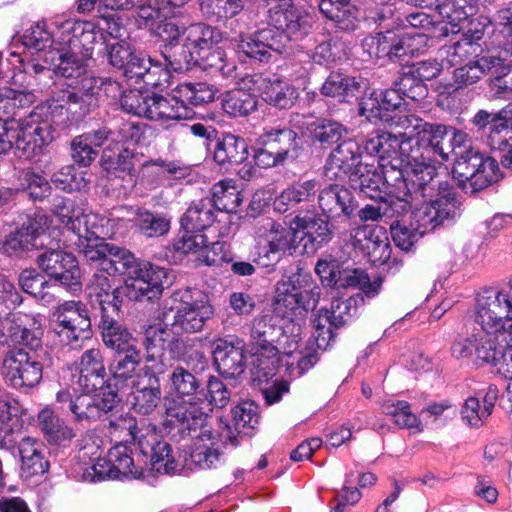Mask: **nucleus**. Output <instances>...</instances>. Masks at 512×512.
Here are the masks:
<instances>
[{
    "label": "nucleus",
    "instance_id": "1",
    "mask_svg": "<svg viewBox=\"0 0 512 512\" xmlns=\"http://www.w3.org/2000/svg\"><path fill=\"white\" fill-rule=\"evenodd\" d=\"M475 322L482 333L476 334L475 358L478 362L497 366L500 362L497 343L505 342L512 323V282L500 290L489 289L478 295Z\"/></svg>",
    "mask_w": 512,
    "mask_h": 512
},
{
    "label": "nucleus",
    "instance_id": "2",
    "mask_svg": "<svg viewBox=\"0 0 512 512\" xmlns=\"http://www.w3.org/2000/svg\"><path fill=\"white\" fill-rule=\"evenodd\" d=\"M438 188L435 198L423 203L412 213L415 227H408L398 220L391 223L392 239L401 250L410 251L425 233L459 215L460 202L453 189L446 182H439Z\"/></svg>",
    "mask_w": 512,
    "mask_h": 512
},
{
    "label": "nucleus",
    "instance_id": "3",
    "mask_svg": "<svg viewBox=\"0 0 512 512\" xmlns=\"http://www.w3.org/2000/svg\"><path fill=\"white\" fill-rule=\"evenodd\" d=\"M364 149L369 155L378 156L379 166L383 162L399 158L401 164L398 167L405 170L408 176L413 174L419 186L434 181V166L431 163L419 162L418 150H414L405 131L398 135L381 132L370 136L364 143Z\"/></svg>",
    "mask_w": 512,
    "mask_h": 512
},
{
    "label": "nucleus",
    "instance_id": "4",
    "mask_svg": "<svg viewBox=\"0 0 512 512\" xmlns=\"http://www.w3.org/2000/svg\"><path fill=\"white\" fill-rule=\"evenodd\" d=\"M267 22L277 29L259 31L266 46L267 57L270 51L278 54L285 52L291 38H302L311 27L309 15L296 8L292 0H269Z\"/></svg>",
    "mask_w": 512,
    "mask_h": 512
},
{
    "label": "nucleus",
    "instance_id": "5",
    "mask_svg": "<svg viewBox=\"0 0 512 512\" xmlns=\"http://www.w3.org/2000/svg\"><path fill=\"white\" fill-rule=\"evenodd\" d=\"M207 391L209 398L193 397L189 401L172 402L167 408V422L181 432H196L206 423L213 407L223 408L230 401V391L216 377L209 379Z\"/></svg>",
    "mask_w": 512,
    "mask_h": 512
},
{
    "label": "nucleus",
    "instance_id": "6",
    "mask_svg": "<svg viewBox=\"0 0 512 512\" xmlns=\"http://www.w3.org/2000/svg\"><path fill=\"white\" fill-rule=\"evenodd\" d=\"M215 91L206 83H182L165 97L151 94L147 119L167 122L171 120H189L194 117L190 105H201L214 100Z\"/></svg>",
    "mask_w": 512,
    "mask_h": 512
},
{
    "label": "nucleus",
    "instance_id": "7",
    "mask_svg": "<svg viewBox=\"0 0 512 512\" xmlns=\"http://www.w3.org/2000/svg\"><path fill=\"white\" fill-rule=\"evenodd\" d=\"M213 315L214 309L208 301L193 300L190 291L185 290L175 292L164 302L158 320L170 326L176 335L201 331Z\"/></svg>",
    "mask_w": 512,
    "mask_h": 512
},
{
    "label": "nucleus",
    "instance_id": "8",
    "mask_svg": "<svg viewBox=\"0 0 512 512\" xmlns=\"http://www.w3.org/2000/svg\"><path fill=\"white\" fill-rule=\"evenodd\" d=\"M452 172L460 185L466 190L469 186L472 193L499 179L497 162L474 149H467L458 156Z\"/></svg>",
    "mask_w": 512,
    "mask_h": 512
},
{
    "label": "nucleus",
    "instance_id": "9",
    "mask_svg": "<svg viewBox=\"0 0 512 512\" xmlns=\"http://www.w3.org/2000/svg\"><path fill=\"white\" fill-rule=\"evenodd\" d=\"M401 164L399 158L383 162L380 171L374 164L358 165L354 172L350 173L349 182L353 189H358L371 199H382L388 189L395 185L405 170H401L398 165Z\"/></svg>",
    "mask_w": 512,
    "mask_h": 512
},
{
    "label": "nucleus",
    "instance_id": "10",
    "mask_svg": "<svg viewBox=\"0 0 512 512\" xmlns=\"http://www.w3.org/2000/svg\"><path fill=\"white\" fill-rule=\"evenodd\" d=\"M257 254L254 261L262 267L274 266L287 251L295 248L292 229L266 218L257 229Z\"/></svg>",
    "mask_w": 512,
    "mask_h": 512
},
{
    "label": "nucleus",
    "instance_id": "11",
    "mask_svg": "<svg viewBox=\"0 0 512 512\" xmlns=\"http://www.w3.org/2000/svg\"><path fill=\"white\" fill-rule=\"evenodd\" d=\"M56 45L69 49L84 59H91L95 47L106 43L103 29L91 21L66 20L56 31Z\"/></svg>",
    "mask_w": 512,
    "mask_h": 512
},
{
    "label": "nucleus",
    "instance_id": "12",
    "mask_svg": "<svg viewBox=\"0 0 512 512\" xmlns=\"http://www.w3.org/2000/svg\"><path fill=\"white\" fill-rule=\"evenodd\" d=\"M294 277L282 279L277 284L273 302V313L277 318L294 321L303 317L318 302L319 292L313 290L301 291L296 286Z\"/></svg>",
    "mask_w": 512,
    "mask_h": 512
},
{
    "label": "nucleus",
    "instance_id": "13",
    "mask_svg": "<svg viewBox=\"0 0 512 512\" xmlns=\"http://www.w3.org/2000/svg\"><path fill=\"white\" fill-rule=\"evenodd\" d=\"M52 214L57 221L72 231L76 236L88 231L94 235L103 234L101 221L103 216L90 211L84 202H77L66 197L53 199Z\"/></svg>",
    "mask_w": 512,
    "mask_h": 512
},
{
    "label": "nucleus",
    "instance_id": "14",
    "mask_svg": "<svg viewBox=\"0 0 512 512\" xmlns=\"http://www.w3.org/2000/svg\"><path fill=\"white\" fill-rule=\"evenodd\" d=\"M123 289L125 296L132 301L151 300L156 298L165 287L171 284L168 271L165 268L143 262L136 269V273H130Z\"/></svg>",
    "mask_w": 512,
    "mask_h": 512
},
{
    "label": "nucleus",
    "instance_id": "15",
    "mask_svg": "<svg viewBox=\"0 0 512 512\" xmlns=\"http://www.w3.org/2000/svg\"><path fill=\"white\" fill-rule=\"evenodd\" d=\"M98 80L92 76L82 75L68 88L56 94L55 108L66 109L73 118L81 119L97 106V96L101 88Z\"/></svg>",
    "mask_w": 512,
    "mask_h": 512
},
{
    "label": "nucleus",
    "instance_id": "16",
    "mask_svg": "<svg viewBox=\"0 0 512 512\" xmlns=\"http://www.w3.org/2000/svg\"><path fill=\"white\" fill-rule=\"evenodd\" d=\"M276 316L272 313H264L254 318L251 328V337L254 344L259 372L268 377L274 375L278 365V347L273 345L277 323Z\"/></svg>",
    "mask_w": 512,
    "mask_h": 512
},
{
    "label": "nucleus",
    "instance_id": "17",
    "mask_svg": "<svg viewBox=\"0 0 512 512\" xmlns=\"http://www.w3.org/2000/svg\"><path fill=\"white\" fill-rule=\"evenodd\" d=\"M56 332L63 342L72 345L90 337L91 319L85 304L80 301H65L53 313Z\"/></svg>",
    "mask_w": 512,
    "mask_h": 512
},
{
    "label": "nucleus",
    "instance_id": "18",
    "mask_svg": "<svg viewBox=\"0 0 512 512\" xmlns=\"http://www.w3.org/2000/svg\"><path fill=\"white\" fill-rule=\"evenodd\" d=\"M43 366L34 354L24 349L7 352L2 363V374L14 388H31L42 379Z\"/></svg>",
    "mask_w": 512,
    "mask_h": 512
},
{
    "label": "nucleus",
    "instance_id": "19",
    "mask_svg": "<svg viewBox=\"0 0 512 512\" xmlns=\"http://www.w3.org/2000/svg\"><path fill=\"white\" fill-rule=\"evenodd\" d=\"M13 148L19 157L31 158L52 140V127L40 115L32 113L21 123L13 121Z\"/></svg>",
    "mask_w": 512,
    "mask_h": 512
},
{
    "label": "nucleus",
    "instance_id": "20",
    "mask_svg": "<svg viewBox=\"0 0 512 512\" xmlns=\"http://www.w3.org/2000/svg\"><path fill=\"white\" fill-rule=\"evenodd\" d=\"M115 278L103 270H96L90 279L86 293L93 307H98L100 317L109 315L119 316L123 302L122 287L115 286Z\"/></svg>",
    "mask_w": 512,
    "mask_h": 512
},
{
    "label": "nucleus",
    "instance_id": "21",
    "mask_svg": "<svg viewBox=\"0 0 512 512\" xmlns=\"http://www.w3.org/2000/svg\"><path fill=\"white\" fill-rule=\"evenodd\" d=\"M350 242L373 265L385 264L391 256V246L386 232L370 225L356 227L350 232Z\"/></svg>",
    "mask_w": 512,
    "mask_h": 512
},
{
    "label": "nucleus",
    "instance_id": "22",
    "mask_svg": "<svg viewBox=\"0 0 512 512\" xmlns=\"http://www.w3.org/2000/svg\"><path fill=\"white\" fill-rule=\"evenodd\" d=\"M117 403V394L110 387L98 389L96 392H84L75 397L71 413L76 423L85 424L100 419L111 411Z\"/></svg>",
    "mask_w": 512,
    "mask_h": 512
},
{
    "label": "nucleus",
    "instance_id": "23",
    "mask_svg": "<svg viewBox=\"0 0 512 512\" xmlns=\"http://www.w3.org/2000/svg\"><path fill=\"white\" fill-rule=\"evenodd\" d=\"M38 264L49 276L70 290L80 288L81 273L76 258L61 250L44 252L38 257Z\"/></svg>",
    "mask_w": 512,
    "mask_h": 512
},
{
    "label": "nucleus",
    "instance_id": "24",
    "mask_svg": "<svg viewBox=\"0 0 512 512\" xmlns=\"http://www.w3.org/2000/svg\"><path fill=\"white\" fill-rule=\"evenodd\" d=\"M214 363L219 373L236 378L245 370V343L238 337L219 338L213 342Z\"/></svg>",
    "mask_w": 512,
    "mask_h": 512
},
{
    "label": "nucleus",
    "instance_id": "25",
    "mask_svg": "<svg viewBox=\"0 0 512 512\" xmlns=\"http://www.w3.org/2000/svg\"><path fill=\"white\" fill-rule=\"evenodd\" d=\"M222 39L219 29L205 23L183 27L184 62L192 63L196 58L219 45Z\"/></svg>",
    "mask_w": 512,
    "mask_h": 512
},
{
    "label": "nucleus",
    "instance_id": "26",
    "mask_svg": "<svg viewBox=\"0 0 512 512\" xmlns=\"http://www.w3.org/2000/svg\"><path fill=\"white\" fill-rule=\"evenodd\" d=\"M293 237L299 241L307 239L312 250L332 238V231L327 219L316 213H299L290 222Z\"/></svg>",
    "mask_w": 512,
    "mask_h": 512
},
{
    "label": "nucleus",
    "instance_id": "27",
    "mask_svg": "<svg viewBox=\"0 0 512 512\" xmlns=\"http://www.w3.org/2000/svg\"><path fill=\"white\" fill-rule=\"evenodd\" d=\"M162 59H155L150 56L142 55L137 60L136 65L132 64V78H141L143 82L151 87H165L169 85L171 72L170 69L177 71L182 69L179 62L171 61L166 55Z\"/></svg>",
    "mask_w": 512,
    "mask_h": 512
},
{
    "label": "nucleus",
    "instance_id": "28",
    "mask_svg": "<svg viewBox=\"0 0 512 512\" xmlns=\"http://www.w3.org/2000/svg\"><path fill=\"white\" fill-rule=\"evenodd\" d=\"M361 152L359 144L352 140L340 143L329 154L325 164V176L330 180L343 179L350 176L351 172L362 165L360 162Z\"/></svg>",
    "mask_w": 512,
    "mask_h": 512
},
{
    "label": "nucleus",
    "instance_id": "29",
    "mask_svg": "<svg viewBox=\"0 0 512 512\" xmlns=\"http://www.w3.org/2000/svg\"><path fill=\"white\" fill-rule=\"evenodd\" d=\"M78 385L83 392H96L106 389V369L101 350L91 348L82 353L77 363Z\"/></svg>",
    "mask_w": 512,
    "mask_h": 512
},
{
    "label": "nucleus",
    "instance_id": "30",
    "mask_svg": "<svg viewBox=\"0 0 512 512\" xmlns=\"http://www.w3.org/2000/svg\"><path fill=\"white\" fill-rule=\"evenodd\" d=\"M200 433L194 437L190 462L199 469L216 468L222 459V444L218 436L207 428L206 423L198 427Z\"/></svg>",
    "mask_w": 512,
    "mask_h": 512
},
{
    "label": "nucleus",
    "instance_id": "31",
    "mask_svg": "<svg viewBox=\"0 0 512 512\" xmlns=\"http://www.w3.org/2000/svg\"><path fill=\"white\" fill-rule=\"evenodd\" d=\"M411 186H418L419 188H425L430 182L423 186H419L417 178L410 174L403 173L402 177L392 185L385 193L388 197L382 196V210L384 218L393 219L399 218L406 215L411 209Z\"/></svg>",
    "mask_w": 512,
    "mask_h": 512
},
{
    "label": "nucleus",
    "instance_id": "32",
    "mask_svg": "<svg viewBox=\"0 0 512 512\" xmlns=\"http://www.w3.org/2000/svg\"><path fill=\"white\" fill-rule=\"evenodd\" d=\"M253 82L263 99L270 105L280 108H291L298 98L297 89L288 82L277 77L255 75Z\"/></svg>",
    "mask_w": 512,
    "mask_h": 512
},
{
    "label": "nucleus",
    "instance_id": "33",
    "mask_svg": "<svg viewBox=\"0 0 512 512\" xmlns=\"http://www.w3.org/2000/svg\"><path fill=\"white\" fill-rule=\"evenodd\" d=\"M318 202L322 212L329 217H350L357 207L351 191L339 184H331L322 189Z\"/></svg>",
    "mask_w": 512,
    "mask_h": 512
},
{
    "label": "nucleus",
    "instance_id": "34",
    "mask_svg": "<svg viewBox=\"0 0 512 512\" xmlns=\"http://www.w3.org/2000/svg\"><path fill=\"white\" fill-rule=\"evenodd\" d=\"M21 458V475L28 479L33 476L43 475L48 471L49 463L45 458V446L37 438L27 436L18 444Z\"/></svg>",
    "mask_w": 512,
    "mask_h": 512
},
{
    "label": "nucleus",
    "instance_id": "35",
    "mask_svg": "<svg viewBox=\"0 0 512 512\" xmlns=\"http://www.w3.org/2000/svg\"><path fill=\"white\" fill-rule=\"evenodd\" d=\"M368 82L362 77L346 76L331 73L321 87V92L327 97L336 98L339 102H350L367 88Z\"/></svg>",
    "mask_w": 512,
    "mask_h": 512
},
{
    "label": "nucleus",
    "instance_id": "36",
    "mask_svg": "<svg viewBox=\"0 0 512 512\" xmlns=\"http://www.w3.org/2000/svg\"><path fill=\"white\" fill-rule=\"evenodd\" d=\"M36 426L50 444L60 445L76 437L75 430L48 406L38 412Z\"/></svg>",
    "mask_w": 512,
    "mask_h": 512
},
{
    "label": "nucleus",
    "instance_id": "37",
    "mask_svg": "<svg viewBox=\"0 0 512 512\" xmlns=\"http://www.w3.org/2000/svg\"><path fill=\"white\" fill-rule=\"evenodd\" d=\"M492 71L503 72L502 58L497 56H483L469 60L454 70L453 77L455 83L459 86H468L478 82Z\"/></svg>",
    "mask_w": 512,
    "mask_h": 512
},
{
    "label": "nucleus",
    "instance_id": "38",
    "mask_svg": "<svg viewBox=\"0 0 512 512\" xmlns=\"http://www.w3.org/2000/svg\"><path fill=\"white\" fill-rule=\"evenodd\" d=\"M42 233L40 222L31 219L20 229L10 233L2 244V251L8 256H18L25 251L38 247V238Z\"/></svg>",
    "mask_w": 512,
    "mask_h": 512
},
{
    "label": "nucleus",
    "instance_id": "39",
    "mask_svg": "<svg viewBox=\"0 0 512 512\" xmlns=\"http://www.w3.org/2000/svg\"><path fill=\"white\" fill-rule=\"evenodd\" d=\"M131 404L133 409L140 414L152 413L161 400V389L156 377L132 381Z\"/></svg>",
    "mask_w": 512,
    "mask_h": 512
},
{
    "label": "nucleus",
    "instance_id": "40",
    "mask_svg": "<svg viewBox=\"0 0 512 512\" xmlns=\"http://www.w3.org/2000/svg\"><path fill=\"white\" fill-rule=\"evenodd\" d=\"M110 219L103 218L101 221L103 234L94 235L88 231L77 236V246L84 257L97 264V270H102V262L106 259L110 244L104 242V238L110 234Z\"/></svg>",
    "mask_w": 512,
    "mask_h": 512
},
{
    "label": "nucleus",
    "instance_id": "41",
    "mask_svg": "<svg viewBox=\"0 0 512 512\" xmlns=\"http://www.w3.org/2000/svg\"><path fill=\"white\" fill-rule=\"evenodd\" d=\"M118 317L111 316V314L101 317L99 327L103 342L117 353L137 349L135 338L125 327L118 323Z\"/></svg>",
    "mask_w": 512,
    "mask_h": 512
},
{
    "label": "nucleus",
    "instance_id": "42",
    "mask_svg": "<svg viewBox=\"0 0 512 512\" xmlns=\"http://www.w3.org/2000/svg\"><path fill=\"white\" fill-rule=\"evenodd\" d=\"M20 406L16 400H0V448H8L15 443L23 422Z\"/></svg>",
    "mask_w": 512,
    "mask_h": 512
},
{
    "label": "nucleus",
    "instance_id": "43",
    "mask_svg": "<svg viewBox=\"0 0 512 512\" xmlns=\"http://www.w3.org/2000/svg\"><path fill=\"white\" fill-rule=\"evenodd\" d=\"M246 141L233 134L224 135L216 144L214 160L223 167L238 165L248 158Z\"/></svg>",
    "mask_w": 512,
    "mask_h": 512
},
{
    "label": "nucleus",
    "instance_id": "44",
    "mask_svg": "<svg viewBox=\"0 0 512 512\" xmlns=\"http://www.w3.org/2000/svg\"><path fill=\"white\" fill-rule=\"evenodd\" d=\"M319 9L343 30L355 29L360 20L359 10L349 0H321Z\"/></svg>",
    "mask_w": 512,
    "mask_h": 512
},
{
    "label": "nucleus",
    "instance_id": "45",
    "mask_svg": "<svg viewBox=\"0 0 512 512\" xmlns=\"http://www.w3.org/2000/svg\"><path fill=\"white\" fill-rule=\"evenodd\" d=\"M215 221V209L212 201L202 199L193 202L181 217V227L188 232H202Z\"/></svg>",
    "mask_w": 512,
    "mask_h": 512
},
{
    "label": "nucleus",
    "instance_id": "46",
    "mask_svg": "<svg viewBox=\"0 0 512 512\" xmlns=\"http://www.w3.org/2000/svg\"><path fill=\"white\" fill-rule=\"evenodd\" d=\"M19 284L24 292L41 300L45 304H50L55 300V292L59 285L51 282L46 277L34 269H26L19 276Z\"/></svg>",
    "mask_w": 512,
    "mask_h": 512
},
{
    "label": "nucleus",
    "instance_id": "47",
    "mask_svg": "<svg viewBox=\"0 0 512 512\" xmlns=\"http://www.w3.org/2000/svg\"><path fill=\"white\" fill-rule=\"evenodd\" d=\"M168 384L170 391L175 393L176 397L166 403V409L174 401H189L193 397H200L198 394L195 395L200 386L198 379L182 366L173 368Z\"/></svg>",
    "mask_w": 512,
    "mask_h": 512
},
{
    "label": "nucleus",
    "instance_id": "48",
    "mask_svg": "<svg viewBox=\"0 0 512 512\" xmlns=\"http://www.w3.org/2000/svg\"><path fill=\"white\" fill-rule=\"evenodd\" d=\"M440 56L450 66H461L469 60L477 58L480 52V44L472 37L464 35L460 40L444 45L440 49Z\"/></svg>",
    "mask_w": 512,
    "mask_h": 512
},
{
    "label": "nucleus",
    "instance_id": "49",
    "mask_svg": "<svg viewBox=\"0 0 512 512\" xmlns=\"http://www.w3.org/2000/svg\"><path fill=\"white\" fill-rule=\"evenodd\" d=\"M318 190V183L315 180H306L295 183L284 189L274 201V207L279 212H286L289 207L301 202L309 201Z\"/></svg>",
    "mask_w": 512,
    "mask_h": 512
},
{
    "label": "nucleus",
    "instance_id": "50",
    "mask_svg": "<svg viewBox=\"0 0 512 512\" xmlns=\"http://www.w3.org/2000/svg\"><path fill=\"white\" fill-rule=\"evenodd\" d=\"M143 262H138L127 249L110 244L106 259L102 262V270L109 275L136 273Z\"/></svg>",
    "mask_w": 512,
    "mask_h": 512
},
{
    "label": "nucleus",
    "instance_id": "51",
    "mask_svg": "<svg viewBox=\"0 0 512 512\" xmlns=\"http://www.w3.org/2000/svg\"><path fill=\"white\" fill-rule=\"evenodd\" d=\"M399 125L405 129L410 144L415 140L420 147V153L426 155V149L431 148L433 142L435 124L425 122L415 115H406L399 119Z\"/></svg>",
    "mask_w": 512,
    "mask_h": 512
},
{
    "label": "nucleus",
    "instance_id": "52",
    "mask_svg": "<svg viewBox=\"0 0 512 512\" xmlns=\"http://www.w3.org/2000/svg\"><path fill=\"white\" fill-rule=\"evenodd\" d=\"M108 452L118 479L140 478L143 475V466L135 462L127 445L118 443Z\"/></svg>",
    "mask_w": 512,
    "mask_h": 512
},
{
    "label": "nucleus",
    "instance_id": "53",
    "mask_svg": "<svg viewBox=\"0 0 512 512\" xmlns=\"http://www.w3.org/2000/svg\"><path fill=\"white\" fill-rule=\"evenodd\" d=\"M133 221L137 230L149 238L162 236L170 229V219L168 217L144 208L136 210Z\"/></svg>",
    "mask_w": 512,
    "mask_h": 512
},
{
    "label": "nucleus",
    "instance_id": "54",
    "mask_svg": "<svg viewBox=\"0 0 512 512\" xmlns=\"http://www.w3.org/2000/svg\"><path fill=\"white\" fill-rule=\"evenodd\" d=\"M383 413L393 420L394 424L402 429L416 428L419 431L421 428V421L411 411L410 404L403 400L388 399L381 405Z\"/></svg>",
    "mask_w": 512,
    "mask_h": 512
},
{
    "label": "nucleus",
    "instance_id": "55",
    "mask_svg": "<svg viewBox=\"0 0 512 512\" xmlns=\"http://www.w3.org/2000/svg\"><path fill=\"white\" fill-rule=\"evenodd\" d=\"M256 106V98L243 89L228 91L222 97V109L232 117L247 116L256 109Z\"/></svg>",
    "mask_w": 512,
    "mask_h": 512
},
{
    "label": "nucleus",
    "instance_id": "56",
    "mask_svg": "<svg viewBox=\"0 0 512 512\" xmlns=\"http://www.w3.org/2000/svg\"><path fill=\"white\" fill-rule=\"evenodd\" d=\"M140 362L141 355L138 349L118 353L110 365V371L116 381L115 385L127 380L135 381L134 377Z\"/></svg>",
    "mask_w": 512,
    "mask_h": 512
},
{
    "label": "nucleus",
    "instance_id": "57",
    "mask_svg": "<svg viewBox=\"0 0 512 512\" xmlns=\"http://www.w3.org/2000/svg\"><path fill=\"white\" fill-rule=\"evenodd\" d=\"M214 209L228 213L235 212L242 202L237 187L231 180H221L212 188Z\"/></svg>",
    "mask_w": 512,
    "mask_h": 512
},
{
    "label": "nucleus",
    "instance_id": "58",
    "mask_svg": "<svg viewBox=\"0 0 512 512\" xmlns=\"http://www.w3.org/2000/svg\"><path fill=\"white\" fill-rule=\"evenodd\" d=\"M334 322V316L330 309L321 308L314 314L312 319L313 337L318 349H327L334 339V330L337 329Z\"/></svg>",
    "mask_w": 512,
    "mask_h": 512
},
{
    "label": "nucleus",
    "instance_id": "59",
    "mask_svg": "<svg viewBox=\"0 0 512 512\" xmlns=\"http://www.w3.org/2000/svg\"><path fill=\"white\" fill-rule=\"evenodd\" d=\"M263 145L274 144L275 151L282 154L284 159L292 157L291 152L296 147V133L289 128H265L261 136Z\"/></svg>",
    "mask_w": 512,
    "mask_h": 512
},
{
    "label": "nucleus",
    "instance_id": "60",
    "mask_svg": "<svg viewBox=\"0 0 512 512\" xmlns=\"http://www.w3.org/2000/svg\"><path fill=\"white\" fill-rule=\"evenodd\" d=\"M192 63L199 64L212 73L218 72L225 78L232 77L236 69L235 63L227 60L225 52L218 45L196 58Z\"/></svg>",
    "mask_w": 512,
    "mask_h": 512
},
{
    "label": "nucleus",
    "instance_id": "61",
    "mask_svg": "<svg viewBox=\"0 0 512 512\" xmlns=\"http://www.w3.org/2000/svg\"><path fill=\"white\" fill-rule=\"evenodd\" d=\"M347 58L345 43L331 39L316 46L311 54V60L319 65L330 67Z\"/></svg>",
    "mask_w": 512,
    "mask_h": 512
},
{
    "label": "nucleus",
    "instance_id": "62",
    "mask_svg": "<svg viewBox=\"0 0 512 512\" xmlns=\"http://www.w3.org/2000/svg\"><path fill=\"white\" fill-rule=\"evenodd\" d=\"M56 32L52 36L51 33L46 29L44 22L36 23L35 25L28 28L22 37L23 45L35 51H43L48 47H52L56 51H62L55 43Z\"/></svg>",
    "mask_w": 512,
    "mask_h": 512
},
{
    "label": "nucleus",
    "instance_id": "63",
    "mask_svg": "<svg viewBox=\"0 0 512 512\" xmlns=\"http://www.w3.org/2000/svg\"><path fill=\"white\" fill-rule=\"evenodd\" d=\"M244 8L243 0H203L201 10L216 21L232 18Z\"/></svg>",
    "mask_w": 512,
    "mask_h": 512
},
{
    "label": "nucleus",
    "instance_id": "64",
    "mask_svg": "<svg viewBox=\"0 0 512 512\" xmlns=\"http://www.w3.org/2000/svg\"><path fill=\"white\" fill-rule=\"evenodd\" d=\"M497 123L488 135V143L493 150L505 151L508 146L506 135L508 122L512 119V104H508L501 110L495 112Z\"/></svg>",
    "mask_w": 512,
    "mask_h": 512
}]
</instances>
